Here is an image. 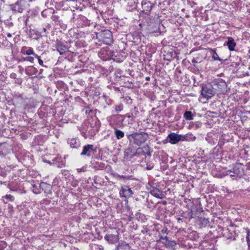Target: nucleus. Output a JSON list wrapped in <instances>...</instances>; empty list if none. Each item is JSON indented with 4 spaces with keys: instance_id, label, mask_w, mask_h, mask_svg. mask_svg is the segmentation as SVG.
<instances>
[{
    "instance_id": "39",
    "label": "nucleus",
    "mask_w": 250,
    "mask_h": 250,
    "mask_svg": "<svg viewBox=\"0 0 250 250\" xmlns=\"http://www.w3.org/2000/svg\"><path fill=\"white\" fill-rule=\"evenodd\" d=\"M90 250H104V248L101 245L92 244L90 245Z\"/></svg>"
},
{
    "instance_id": "3",
    "label": "nucleus",
    "mask_w": 250,
    "mask_h": 250,
    "mask_svg": "<svg viewBox=\"0 0 250 250\" xmlns=\"http://www.w3.org/2000/svg\"><path fill=\"white\" fill-rule=\"evenodd\" d=\"M123 72L120 69H115L110 72L109 81L111 84L122 85L125 78Z\"/></svg>"
},
{
    "instance_id": "9",
    "label": "nucleus",
    "mask_w": 250,
    "mask_h": 250,
    "mask_svg": "<svg viewBox=\"0 0 250 250\" xmlns=\"http://www.w3.org/2000/svg\"><path fill=\"white\" fill-rule=\"evenodd\" d=\"M28 4L26 0H17L15 3L10 4V9L15 13H22L27 8Z\"/></svg>"
},
{
    "instance_id": "55",
    "label": "nucleus",
    "mask_w": 250,
    "mask_h": 250,
    "mask_svg": "<svg viewBox=\"0 0 250 250\" xmlns=\"http://www.w3.org/2000/svg\"><path fill=\"white\" fill-rule=\"evenodd\" d=\"M243 178L247 182H250V173L248 174H244Z\"/></svg>"
},
{
    "instance_id": "40",
    "label": "nucleus",
    "mask_w": 250,
    "mask_h": 250,
    "mask_svg": "<svg viewBox=\"0 0 250 250\" xmlns=\"http://www.w3.org/2000/svg\"><path fill=\"white\" fill-rule=\"evenodd\" d=\"M30 34L31 35V37H32L34 39L36 40H38L41 36L39 32H36L34 30L30 31Z\"/></svg>"
},
{
    "instance_id": "28",
    "label": "nucleus",
    "mask_w": 250,
    "mask_h": 250,
    "mask_svg": "<svg viewBox=\"0 0 250 250\" xmlns=\"http://www.w3.org/2000/svg\"><path fill=\"white\" fill-rule=\"evenodd\" d=\"M113 129H114V134L116 139L121 140L125 137V134L124 131L118 129V128H114Z\"/></svg>"
},
{
    "instance_id": "2",
    "label": "nucleus",
    "mask_w": 250,
    "mask_h": 250,
    "mask_svg": "<svg viewBox=\"0 0 250 250\" xmlns=\"http://www.w3.org/2000/svg\"><path fill=\"white\" fill-rule=\"evenodd\" d=\"M244 170L241 163H236L230 169L227 171L226 175H229L233 180L240 178L244 175Z\"/></svg>"
},
{
    "instance_id": "36",
    "label": "nucleus",
    "mask_w": 250,
    "mask_h": 250,
    "mask_svg": "<svg viewBox=\"0 0 250 250\" xmlns=\"http://www.w3.org/2000/svg\"><path fill=\"white\" fill-rule=\"evenodd\" d=\"M137 7V5L135 3V2L132 0H131L130 1L128 2L127 10L128 11H131L133 10L136 9Z\"/></svg>"
},
{
    "instance_id": "34",
    "label": "nucleus",
    "mask_w": 250,
    "mask_h": 250,
    "mask_svg": "<svg viewBox=\"0 0 250 250\" xmlns=\"http://www.w3.org/2000/svg\"><path fill=\"white\" fill-rule=\"evenodd\" d=\"M150 148L149 146L148 145H146L142 147H141L140 146L138 147V148L137 149V151L138 152H140L141 151L143 155H146V153L148 152V151L149 150H150Z\"/></svg>"
},
{
    "instance_id": "20",
    "label": "nucleus",
    "mask_w": 250,
    "mask_h": 250,
    "mask_svg": "<svg viewBox=\"0 0 250 250\" xmlns=\"http://www.w3.org/2000/svg\"><path fill=\"white\" fill-rule=\"evenodd\" d=\"M149 191L152 196L157 198L162 199L164 197L163 192L154 186H151L149 188Z\"/></svg>"
},
{
    "instance_id": "43",
    "label": "nucleus",
    "mask_w": 250,
    "mask_h": 250,
    "mask_svg": "<svg viewBox=\"0 0 250 250\" xmlns=\"http://www.w3.org/2000/svg\"><path fill=\"white\" fill-rule=\"evenodd\" d=\"M211 51H212V59L214 61L217 60V61H219L220 62H222L223 59H222L219 57V56H218V54H217V53L216 52V51L213 50H211Z\"/></svg>"
},
{
    "instance_id": "11",
    "label": "nucleus",
    "mask_w": 250,
    "mask_h": 250,
    "mask_svg": "<svg viewBox=\"0 0 250 250\" xmlns=\"http://www.w3.org/2000/svg\"><path fill=\"white\" fill-rule=\"evenodd\" d=\"M113 54L114 51L110 49L108 47L102 48L98 53L99 56L104 61L112 60Z\"/></svg>"
},
{
    "instance_id": "64",
    "label": "nucleus",
    "mask_w": 250,
    "mask_h": 250,
    "mask_svg": "<svg viewBox=\"0 0 250 250\" xmlns=\"http://www.w3.org/2000/svg\"><path fill=\"white\" fill-rule=\"evenodd\" d=\"M247 58L248 59H250V49H249L248 50V53L247 54Z\"/></svg>"
},
{
    "instance_id": "33",
    "label": "nucleus",
    "mask_w": 250,
    "mask_h": 250,
    "mask_svg": "<svg viewBox=\"0 0 250 250\" xmlns=\"http://www.w3.org/2000/svg\"><path fill=\"white\" fill-rule=\"evenodd\" d=\"M93 168L96 170H103L105 168V164L102 162H96L93 165Z\"/></svg>"
},
{
    "instance_id": "15",
    "label": "nucleus",
    "mask_w": 250,
    "mask_h": 250,
    "mask_svg": "<svg viewBox=\"0 0 250 250\" xmlns=\"http://www.w3.org/2000/svg\"><path fill=\"white\" fill-rule=\"evenodd\" d=\"M11 150V146L6 143H0V160L3 159Z\"/></svg>"
},
{
    "instance_id": "21",
    "label": "nucleus",
    "mask_w": 250,
    "mask_h": 250,
    "mask_svg": "<svg viewBox=\"0 0 250 250\" xmlns=\"http://www.w3.org/2000/svg\"><path fill=\"white\" fill-rule=\"evenodd\" d=\"M40 188H41L42 190L44 191L46 196L49 197V195L52 194V186L50 184L45 182H41Z\"/></svg>"
},
{
    "instance_id": "60",
    "label": "nucleus",
    "mask_w": 250,
    "mask_h": 250,
    "mask_svg": "<svg viewBox=\"0 0 250 250\" xmlns=\"http://www.w3.org/2000/svg\"><path fill=\"white\" fill-rule=\"evenodd\" d=\"M39 63L43 67H47V66L44 64L43 62L42 59H39Z\"/></svg>"
},
{
    "instance_id": "63",
    "label": "nucleus",
    "mask_w": 250,
    "mask_h": 250,
    "mask_svg": "<svg viewBox=\"0 0 250 250\" xmlns=\"http://www.w3.org/2000/svg\"><path fill=\"white\" fill-rule=\"evenodd\" d=\"M184 219V218L182 217H178L177 218V221L178 223H180L181 222H183V219Z\"/></svg>"
},
{
    "instance_id": "13",
    "label": "nucleus",
    "mask_w": 250,
    "mask_h": 250,
    "mask_svg": "<svg viewBox=\"0 0 250 250\" xmlns=\"http://www.w3.org/2000/svg\"><path fill=\"white\" fill-rule=\"evenodd\" d=\"M43 161L50 165L56 166L58 167H62L65 165V160L64 158L57 155L54 156L51 161L44 160Z\"/></svg>"
},
{
    "instance_id": "1",
    "label": "nucleus",
    "mask_w": 250,
    "mask_h": 250,
    "mask_svg": "<svg viewBox=\"0 0 250 250\" xmlns=\"http://www.w3.org/2000/svg\"><path fill=\"white\" fill-rule=\"evenodd\" d=\"M126 136L129 142V146H136L138 147L145 144L149 138L148 133L144 131L126 133Z\"/></svg>"
},
{
    "instance_id": "10",
    "label": "nucleus",
    "mask_w": 250,
    "mask_h": 250,
    "mask_svg": "<svg viewBox=\"0 0 250 250\" xmlns=\"http://www.w3.org/2000/svg\"><path fill=\"white\" fill-rule=\"evenodd\" d=\"M142 10L141 11L140 15H144L145 17H148L150 15L154 4L147 0H144L141 3Z\"/></svg>"
},
{
    "instance_id": "41",
    "label": "nucleus",
    "mask_w": 250,
    "mask_h": 250,
    "mask_svg": "<svg viewBox=\"0 0 250 250\" xmlns=\"http://www.w3.org/2000/svg\"><path fill=\"white\" fill-rule=\"evenodd\" d=\"M123 104H115L113 106V108H114L115 111L117 113H118L123 110Z\"/></svg>"
},
{
    "instance_id": "53",
    "label": "nucleus",
    "mask_w": 250,
    "mask_h": 250,
    "mask_svg": "<svg viewBox=\"0 0 250 250\" xmlns=\"http://www.w3.org/2000/svg\"><path fill=\"white\" fill-rule=\"evenodd\" d=\"M201 62V60H200L199 58H193L191 62L194 63V66H196L195 63H198L199 62Z\"/></svg>"
},
{
    "instance_id": "50",
    "label": "nucleus",
    "mask_w": 250,
    "mask_h": 250,
    "mask_svg": "<svg viewBox=\"0 0 250 250\" xmlns=\"http://www.w3.org/2000/svg\"><path fill=\"white\" fill-rule=\"evenodd\" d=\"M83 111L84 112L85 114L88 115H89L90 113L93 112L92 110L90 109L88 107H86V108L83 109Z\"/></svg>"
},
{
    "instance_id": "29",
    "label": "nucleus",
    "mask_w": 250,
    "mask_h": 250,
    "mask_svg": "<svg viewBox=\"0 0 250 250\" xmlns=\"http://www.w3.org/2000/svg\"><path fill=\"white\" fill-rule=\"evenodd\" d=\"M130 247L128 243L122 242L116 246V250H130Z\"/></svg>"
},
{
    "instance_id": "14",
    "label": "nucleus",
    "mask_w": 250,
    "mask_h": 250,
    "mask_svg": "<svg viewBox=\"0 0 250 250\" xmlns=\"http://www.w3.org/2000/svg\"><path fill=\"white\" fill-rule=\"evenodd\" d=\"M160 241L167 249H174L176 245V243L175 241L172 240L171 239L169 238L167 236H163L162 235L160 236Z\"/></svg>"
},
{
    "instance_id": "37",
    "label": "nucleus",
    "mask_w": 250,
    "mask_h": 250,
    "mask_svg": "<svg viewBox=\"0 0 250 250\" xmlns=\"http://www.w3.org/2000/svg\"><path fill=\"white\" fill-rule=\"evenodd\" d=\"M184 117L186 120H191L193 118L190 111H186L184 114Z\"/></svg>"
},
{
    "instance_id": "24",
    "label": "nucleus",
    "mask_w": 250,
    "mask_h": 250,
    "mask_svg": "<svg viewBox=\"0 0 250 250\" xmlns=\"http://www.w3.org/2000/svg\"><path fill=\"white\" fill-rule=\"evenodd\" d=\"M56 47L60 55H62L67 50V47L65 46L64 43L58 40L56 41Z\"/></svg>"
},
{
    "instance_id": "8",
    "label": "nucleus",
    "mask_w": 250,
    "mask_h": 250,
    "mask_svg": "<svg viewBox=\"0 0 250 250\" xmlns=\"http://www.w3.org/2000/svg\"><path fill=\"white\" fill-rule=\"evenodd\" d=\"M97 152V147L93 145L87 144L83 147L80 155L83 157H93Z\"/></svg>"
},
{
    "instance_id": "44",
    "label": "nucleus",
    "mask_w": 250,
    "mask_h": 250,
    "mask_svg": "<svg viewBox=\"0 0 250 250\" xmlns=\"http://www.w3.org/2000/svg\"><path fill=\"white\" fill-rule=\"evenodd\" d=\"M170 232V230H169L167 227H165L164 228L161 230V232L159 234V238H160V236L161 235L163 236H165V234H168Z\"/></svg>"
},
{
    "instance_id": "19",
    "label": "nucleus",
    "mask_w": 250,
    "mask_h": 250,
    "mask_svg": "<svg viewBox=\"0 0 250 250\" xmlns=\"http://www.w3.org/2000/svg\"><path fill=\"white\" fill-rule=\"evenodd\" d=\"M127 54L123 51L114 52L112 60L117 62H123L126 58Z\"/></svg>"
},
{
    "instance_id": "17",
    "label": "nucleus",
    "mask_w": 250,
    "mask_h": 250,
    "mask_svg": "<svg viewBox=\"0 0 250 250\" xmlns=\"http://www.w3.org/2000/svg\"><path fill=\"white\" fill-rule=\"evenodd\" d=\"M182 134H178L174 132H171L168 135L167 140L171 144L175 145L180 141H182Z\"/></svg>"
},
{
    "instance_id": "23",
    "label": "nucleus",
    "mask_w": 250,
    "mask_h": 250,
    "mask_svg": "<svg viewBox=\"0 0 250 250\" xmlns=\"http://www.w3.org/2000/svg\"><path fill=\"white\" fill-rule=\"evenodd\" d=\"M68 143L72 148L79 149L81 147V142L77 138H73L68 139Z\"/></svg>"
},
{
    "instance_id": "7",
    "label": "nucleus",
    "mask_w": 250,
    "mask_h": 250,
    "mask_svg": "<svg viewBox=\"0 0 250 250\" xmlns=\"http://www.w3.org/2000/svg\"><path fill=\"white\" fill-rule=\"evenodd\" d=\"M221 234L227 239L234 240L237 235V233L233 226L229 228H224L221 229Z\"/></svg>"
},
{
    "instance_id": "32",
    "label": "nucleus",
    "mask_w": 250,
    "mask_h": 250,
    "mask_svg": "<svg viewBox=\"0 0 250 250\" xmlns=\"http://www.w3.org/2000/svg\"><path fill=\"white\" fill-rule=\"evenodd\" d=\"M21 52L23 54H26L28 56L32 55L33 56L35 53L31 47H27L26 46H24L22 47Z\"/></svg>"
},
{
    "instance_id": "58",
    "label": "nucleus",
    "mask_w": 250,
    "mask_h": 250,
    "mask_svg": "<svg viewBox=\"0 0 250 250\" xmlns=\"http://www.w3.org/2000/svg\"><path fill=\"white\" fill-rule=\"evenodd\" d=\"M125 115V117H127L128 118H134V114H133V112H132L131 113H127V114H126Z\"/></svg>"
},
{
    "instance_id": "26",
    "label": "nucleus",
    "mask_w": 250,
    "mask_h": 250,
    "mask_svg": "<svg viewBox=\"0 0 250 250\" xmlns=\"http://www.w3.org/2000/svg\"><path fill=\"white\" fill-rule=\"evenodd\" d=\"M228 41L225 42V45H226L229 51H233L236 45V43L232 37H228Z\"/></svg>"
},
{
    "instance_id": "59",
    "label": "nucleus",
    "mask_w": 250,
    "mask_h": 250,
    "mask_svg": "<svg viewBox=\"0 0 250 250\" xmlns=\"http://www.w3.org/2000/svg\"><path fill=\"white\" fill-rule=\"evenodd\" d=\"M132 112H133L134 117L137 116L138 115V114H139L138 108L136 106H135L134 107V111H132Z\"/></svg>"
},
{
    "instance_id": "54",
    "label": "nucleus",
    "mask_w": 250,
    "mask_h": 250,
    "mask_svg": "<svg viewBox=\"0 0 250 250\" xmlns=\"http://www.w3.org/2000/svg\"><path fill=\"white\" fill-rule=\"evenodd\" d=\"M6 243L4 241L0 242V250H3L6 247Z\"/></svg>"
},
{
    "instance_id": "52",
    "label": "nucleus",
    "mask_w": 250,
    "mask_h": 250,
    "mask_svg": "<svg viewBox=\"0 0 250 250\" xmlns=\"http://www.w3.org/2000/svg\"><path fill=\"white\" fill-rule=\"evenodd\" d=\"M2 21L4 23V24L6 25L9 27H11L13 25V22L8 20H4V21Z\"/></svg>"
},
{
    "instance_id": "4",
    "label": "nucleus",
    "mask_w": 250,
    "mask_h": 250,
    "mask_svg": "<svg viewBox=\"0 0 250 250\" xmlns=\"http://www.w3.org/2000/svg\"><path fill=\"white\" fill-rule=\"evenodd\" d=\"M125 119V115L121 114L112 115L107 118L109 125L112 128L122 126Z\"/></svg>"
},
{
    "instance_id": "56",
    "label": "nucleus",
    "mask_w": 250,
    "mask_h": 250,
    "mask_svg": "<svg viewBox=\"0 0 250 250\" xmlns=\"http://www.w3.org/2000/svg\"><path fill=\"white\" fill-rule=\"evenodd\" d=\"M113 85V84H111V85L110 86V88L111 89H113L115 91H117V92L120 91V88L119 87H117V86H114Z\"/></svg>"
},
{
    "instance_id": "48",
    "label": "nucleus",
    "mask_w": 250,
    "mask_h": 250,
    "mask_svg": "<svg viewBox=\"0 0 250 250\" xmlns=\"http://www.w3.org/2000/svg\"><path fill=\"white\" fill-rule=\"evenodd\" d=\"M58 24L60 25L61 27L65 30L67 28V25L63 22V21L61 20L58 21Z\"/></svg>"
},
{
    "instance_id": "46",
    "label": "nucleus",
    "mask_w": 250,
    "mask_h": 250,
    "mask_svg": "<svg viewBox=\"0 0 250 250\" xmlns=\"http://www.w3.org/2000/svg\"><path fill=\"white\" fill-rule=\"evenodd\" d=\"M56 68H57L60 70H62L63 68H64V66L61 64V62L59 61V60L58 61V62L55 64Z\"/></svg>"
},
{
    "instance_id": "57",
    "label": "nucleus",
    "mask_w": 250,
    "mask_h": 250,
    "mask_svg": "<svg viewBox=\"0 0 250 250\" xmlns=\"http://www.w3.org/2000/svg\"><path fill=\"white\" fill-rule=\"evenodd\" d=\"M153 167H154L153 164H152V163L147 164L146 168L147 170H151L153 168Z\"/></svg>"
},
{
    "instance_id": "47",
    "label": "nucleus",
    "mask_w": 250,
    "mask_h": 250,
    "mask_svg": "<svg viewBox=\"0 0 250 250\" xmlns=\"http://www.w3.org/2000/svg\"><path fill=\"white\" fill-rule=\"evenodd\" d=\"M193 242L191 241L190 243V242L187 243V242H185L183 245L185 246V248H186L187 249H189V248H192L193 247Z\"/></svg>"
},
{
    "instance_id": "5",
    "label": "nucleus",
    "mask_w": 250,
    "mask_h": 250,
    "mask_svg": "<svg viewBox=\"0 0 250 250\" xmlns=\"http://www.w3.org/2000/svg\"><path fill=\"white\" fill-rule=\"evenodd\" d=\"M217 89L211 84L203 85L201 91V96L207 100L212 98L217 93Z\"/></svg>"
},
{
    "instance_id": "6",
    "label": "nucleus",
    "mask_w": 250,
    "mask_h": 250,
    "mask_svg": "<svg viewBox=\"0 0 250 250\" xmlns=\"http://www.w3.org/2000/svg\"><path fill=\"white\" fill-rule=\"evenodd\" d=\"M96 36L100 42L106 45H110L113 42L112 33L110 30L102 31L98 33Z\"/></svg>"
},
{
    "instance_id": "18",
    "label": "nucleus",
    "mask_w": 250,
    "mask_h": 250,
    "mask_svg": "<svg viewBox=\"0 0 250 250\" xmlns=\"http://www.w3.org/2000/svg\"><path fill=\"white\" fill-rule=\"evenodd\" d=\"M119 193L121 197L127 199L132 197L133 192L128 186L124 185L121 187Z\"/></svg>"
},
{
    "instance_id": "16",
    "label": "nucleus",
    "mask_w": 250,
    "mask_h": 250,
    "mask_svg": "<svg viewBox=\"0 0 250 250\" xmlns=\"http://www.w3.org/2000/svg\"><path fill=\"white\" fill-rule=\"evenodd\" d=\"M74 22L77 27H83V26H89L90 24V21L84 16L79 15L77 18H73Z\"/></svg>"
},
{
    "instance_id": "49",
    "label": "nucleus",
    "mask_w": 250,
    "mask_h": 250,
    "mask_svg": "<svg viewBox=\"0 0 250 250\" xmlns=\"http://www.w3.org/2000/svg\"><path fill=\"white\" fill-rule=\"evenodd\" d=\"M24 61H28L31 63H34V58L33 57L27 56L23 59Z\"/></svg>"
},
{
    "instance_id": "25",
    "label": "nucleus",
    "mask_w": 250,
    "mask_h": 250,
    "mask_svg": "<svg viewBox=\"0 0 250 250\" xmlns=\"http://www.w3.org/2000/svg\"><path fill=\"white\" fill-rule=\"evenodd\" d=\"M160 24L156 22L152 23L148 26V29L150 34L158 33L161 34L160 30Z\"/></svg>"
},
{
    "instance_id": "22",
    "label": "nucleus",
    "mask_w": 250,
    "mask_h": 250,
    "mask_svg": "<svg viewBox=\"0 0 250 250\" xmlns=\"http://www.w3.org/2000/svg\"><path fill=\"white\" fill-rule=\"evenodd\" d=\"M117 234H106L104 238L110 244H115L118 242L119 238L118 236V233L116 232Z\"/></svg>"
},
{
    "instance_id": "62",
    "label": "nucleus",
    "mask_w": 250,
    "mask_h": 250,
    "mask_svg": "<svg viewBox=\"0 0 250 250\" xmlns=\"http://www.w3.org/2000/svg\"><path fill=\"white\" fill-rule=\"evenodd\" d=\"M33 56L35 58H37L38 59V62L39 61V59H41V57L38 56L37 54H36V53L34 54V55H33Z\"/></svg>"
},
{
    "instance_id": "12",
    "label": "nucleus",
    "mask_w": 250,
    "mask_h": 250,
    "mask_svg": "<svg viewBox=\"0 0 250 250\" xmlns=\"http://www.w3.org/2000/svg\"><path fill=\"white\" fill-rule=\"evenodd\" d=\"M212 85L217 89V93H224L227 91L226 83L222 79H218L213 82Z\"/></svg>"
},
{
    "instance_id": "61",
    "label": "nucleus",
    "mask_w": 250,
    "mask_h": 250,
    "mask_svg": "<svg viewBox=\"0 0 250 250\" xmlns=\"http://www.w3.org/2000/svg\"><path fill=\"white\" fill-rule=\"evenodd\" d=\"M246 239H247V244L249 246V249H250V239L249 238V233L247 234V236L246 237Z\"/></svg>"
},
{
    "instance_id": "35",
    "label": "nucleus",
    "mask_w": 250,
    "mask_h": 250,
    "mask_svg": "<svg viewBox=\"0 0 250 250\" xmlns=\"http://www.w3.org/2000/svg\"><path fill=\"white\" fill-rule=\"evenodd\" d=\"M181 216L184 218L190 219L192 218V210H187L181 213Z\"/></svg>"
},
{
    "instance_id": "38",
    "label": "nucleus",
    "mask_w": 250,
    "mask_h": 250,
    "mask_svg": "<svg viewBox=\"0 0 250 250\" xmlns=\"http://www.w3.org/2000/svg\"><path fill=\"white\" fill-rule=\"evenodd\" d=\"M32 191L35 194H39L42 192V188H40V184L38 186L36 185H32Z\"/></svg>"
},
{
    "instance_id": "51",
    "label": "nucleus",
    "mask_w": 250,
    "mask_h": 250,
    "mask_svg": "<svg viewBox=\"0 0 250 250\" xmlns=\"http://www.w3.org/2000/svg\"><path fill=\"white\" fill-rule=\"evenodd\" d=\"M237 60H238V61H237L236 62H233L232 64H231V66L235 67V68H237V67H238V66L240 64V61H241V59L240 58H237Z\"/></svg>"
},
{
    "instance_id": "27",
    "label": "nucleus",
    "mask_w": 250,
    "mask_h": 250,
    "mask_svg": "<svg viewBox=\"0 0 250 250\" xmlns=\"http://www.w3.org/2000/svg\"><path fill=\"white\" fill-rule=\"evenodd\" d=\"M26 74L28 76L37 75L38 73L37 68L33 66H29L25 69Z\"/></svg>"
},
{
    "instance_id": "42",
    "label": "nucleus",
    "mask_w": 250,
    "mask_h": 250,
    "mask_svg": "<svg viewBox=\"0 0 250 250\" xmlns=\"http://www.w3.org/2000/svg\"><path fill=\"white\" fill-rule=\"evenodd\" d=\"M2 198L6 200V202L4 201V203H7L8 201L13 202L15 199L14 197L11 194H6L5 196H2Z\"/></svg>"
},
{
    "instance_id": "30",
    "label": "nucleus",
    "mask_w": 250,
    "mask_h": 250,
    "mask_svg": "<svg viewBox=\"0 0 250 250\" xmlns=\"http://www.w3.org/2000/svg\"><path fill=\"white\" fill-rule=\"evenodd\" d=\"M182 141H194L196 140V137L192 133H188L185 135H182Z\"/></svg>"
},
{
    "instance_id": "31",
    "label": "nucleus",
    "mask_w": 250,
    "mask_h": 250,
    "mask_svg": "<svg viewBox=\"0 0 250 250\" xmlns=\"http://www.w3.org/2000/svg\"><path fill=\"white\" fill-rule=\"evenodd\" d=\"M197 221L202 227H206L209 223L208 219L204 217H198Z\"/></svg>"
},
{
    "instance_id": "45",
    "label": "nucleus",
    "mask_w": 250,
    "mask_h": 250,
    "mask_svg": "<svg viewBox=\"0 0 250 250\" xmlns=\"http://www.w3.org/2000/svg\"><path fill=\"white\" fill-rule=\"evenodd\" d=\"M225 141L223 139H220L218 142V145L214 148V150L217 149L218 150L222 148V146L224 145Z\"/></svg>"
}]
</instances>
